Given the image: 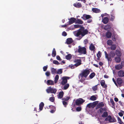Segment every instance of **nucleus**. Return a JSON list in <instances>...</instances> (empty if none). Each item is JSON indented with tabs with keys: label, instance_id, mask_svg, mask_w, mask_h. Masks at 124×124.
<instances>
[{
	"label": "nucleus",
	"instance_id": "13",
	"mask_svg": "<svg viewBox=\"0 0 124 124\" xmlns=\"http://www.w3.org/2000/svg\"><path fill=\"white\" fill-rule=\"evenodd\" d=\"M117 83L118 85L120 86L122 85V84L123 83V81L122 78H118L116 80Z\"/></svg>",
	"mask_w": 124,
	"mask_h": 124
},
{
	"label": "nucleus",
	"instance_id": "41",
	"mask_svg": "<svg viewBox=\"0 0 124 124\" xmlns=\"http://www.w3.org/2000/svg\"><path fill=\"white\" fill-rule=\"evenodd\" d=\"M110 102L112 104V107L113 108H114L115 107V104L113 100L112 99H110Z\"/></svg>",
	"mask_w": 124,
	"mask_h": 124
},
{
	"label": "nucleus",
	"instance_id": "39",
	"mask_svg": "<svg viewBox=\"0 0 124 124\" xmlns=\"http://www.w3.org/2000/svg\"><path fill=\"white\" fill-rule=\"evenodd\" d=\"M56 52L55 50V49L54 48L52 53V55L53 57H55L56 55Z\"/></svg>",
	"mask_w": 124,
	"mask_h": 124
},
{
	"label": "nucleus",
	"instance_id": "36",
	"mask_svg": "<svg viewBox=\"0 0 124 124\" xmlns=\"http://www.w3.org/2000/svg\"><path fill=\"white\" fill-rule=\"evenodd\" d=\"M107 44L109 46H111L113 43L112 41L110 39L108 40L107 42Z\"/></svg>",
	"mask_w": 124,
	"mask_h": 124
},
{
	"label": "nucleus",
	"instance_id": "56",
	"mask_svg": "<svg viewBox=\"0 0 124 124\" xmlns=\"http://www.w3.org/2000/svg\"><path fill=\"white\" fill-rule=\"evenodd\" d=\"M88 40L87 39H85L84 40V42L85 44L86 45L88 43Z\"/></svg>",
	"mask_w": 124,
	"mask_h": 124
},
{
	"label": "nucleus",
	"instance_id": "35",
	"mask_svg": "<svg viewBox=\"0 0 124 124\" xmlns=\"http://www.w3.org/2000/svg\"><path fill=\"white\" fill-rule=\"evenodd\" d=\"M76 23H77L82 24L83 23V22L82 20L80 19H78L76 21Z\"/></svg>",
	"mask_w": 124,
	"mask_h": 124
},
{
	"label": "nucleus",
	"instance_id": "33",
	"mask_svg": "<svg viewBox=\"0 0 124 124\" xmlns=\"http://www.w3.org/2000/svg\"><path fill=\"white\" fill-rule=\"evenodd\" d=\"M103 26L104 27V29L106 30L109 29L111 28L110 25L108 24H107L104 26Z\"/></svg>",
	"mask_w": 124,
	"mask_h": 124
},
{
	"label": "nucleus",
	"instance_id": "50",
	"mask_svg": "<svg viewBox=\"0 0 124 124\" xmlns=\"http://www.w3.org/2000/svg\"><path fill=\"white\" fill-rule=\"evenodd\" d=\"M97 58H100L101 57V53L100 51H99L98 53L97 54Z\"/></svg>",
	"mask_w": 124,
	"mask_h": 124
},
{
	"label": "nucleus",
	"instance_id": "44",
	"mask_svg": "<svg viewBox=\"0 0 124 124\" xmlns=\"http://www.w3.org/2000/svg\"><path fill=\"white\" fill-rule=\"evenodd\" d=\"M117 119L118 122V123L120 124H124V123L122 121L121 119L119 117H117Z\"/></svg>",
	"mask_w": 124,
	"mask_h": 124
},
{
	"label": "nucleus",
	"instance_id": "24",
	"mask_svg": "<svg viewBox=\"0 0 124 124\" xmlns=\"http://www.w3.org/2000/svg\"><path fill=\"white\" fill-rule=\"evenodd\" d=\"M108 112L106 111H104L103 113V114L101 116L103 118L107 117L108 116Z\"/></svg>",
	"mask_w": 124,
	"mask_h": 124
},
{
	"label": "nucleus",
	"instance_id": "40",
	"mask_svg": "<svg viewBox=\"0 0 124 124\" xmlns=\"http://www.w3.org/2000/svg\"><path fill=\"white\" fill-rule=\"evenodd\" d=\"M59 78V76L58 75H56L55 78V79L54 80V83H57Z\"/></svg>",
	"mask_w": 124,
	"mask_h": 124
},
{
	"label": "nucleus",
	"instance_id": "9",
	"mask_svg": "<svg viewBox=\"0 0 124 124\" xmlns=\"http://www.w3.org/2000/svg\"><path fill=\"white\" fill-rule=\"evenodd\" d=\"M70 77H64L62 78V81L61 82V84L63 85L66 84L67 82V79H69Z\"/></svg>",
	"mask_w": 124,
	"mask_h": 124
},
{
	"label": "nucleus",
	"instance_id": "38",
	"mask_svg": "<svg viewBox=\"0 0 124 124\" xmlns=\"http://www.w3.org/2000/svg\"><path fill=\"white\" fill-rule=\"evenodd\" d=\"M96 97L94 95H92L91 97L90 100L91 101H94L96 100Z\"/></svg>",
	"mask_w": 124,
	"mask_h": 124
},
{
	"label": "nucleus",
	"instance_id": "55",
	"mask_svg": "<svg viewBox=\"0 0 124 124\" xmlns=\"http://www.w3.org/2000/svg\"><path fill=\"white\" fill-rule=\"evenodd\" d=\"M69 66L71 69H73L75 68V65H73L72 64L70 65Z\"/></svg>",
	"mask_w": 124,
	"mask_h": 124
},
{
	"label": "nucleus",
	"instance_id": "10",
	"mask_svg": "<svg viewBox=\"0 0 124 124\" xmlns=\"http://www.w3.org/2000/svg\"><path fill=\"white\" fill-rule=\"evenodd\" d=\"M73 62L74 63H76L74 64L76 67L78 66L81 64V60L80 59H75L73 61Z\"/></svg>",
	"mask_w": 124,
	"mask_h": 124
},
{
	"label": "nucleus",
	"instance_id": "31",
	"mask_svg": "<svg viewBox=\"0 0 124 124\" xmlns=\"http://www.w3.org/2000/svg\"><path fill=\"white\" fill-rule=\"evenodd\" d=\"M44 106V103L41 102L39 105V109L40 110H42Z\"/></svg>",
	"mask_w": 124,
	"mask_h": 124
},
{
	"label": "nucleus",
	"instance_id": "45",
	"mask_svg": "<svg viewBox=\"0 0 124 124\" xmlns=\"http://www.w3.org/2000/svg\"><path fill=\"white\" fill-rule=\"evenodd\" d=\"M95 74L94 72H93L91 74L89 77L91 79L92 78L95 76Z\"/></svg>",
	"mask_w": 124,
	"mask_h": 124
},
{
	"label": "nucleus",
	"instance_id": "37",
	"mask_svg": "<svg viewBox=\"0 0 124 124\" xmlns=\"http://www.w3.org/2000/svg\"><path fill=\"white\" fill-rule=\"evenodd\" d=\"M71 55L70 54H69L66 56L65 58L68 60H69L71 59Z\"/></svg>",
	"mask_w": 124,
	"mask_h": 124
},
{
	"label": "nucleus",
	"instance_id": "52",
	"mask_svg": "<svg viewBox=\"0 0 124 124\" xmlns=\"http://www.w3.org/2000/svg\"><path fill=\"white\" fill-rule=\"evenodd\" d=\"M45 74L47 77H49L50 75V72L49 71H47L45 73Z\"/></svg>",
	"mask_w": 124,
	"mask_h": 124
},
{
	"label": "nucleus",
	"instance_id": "59",
	"mask_svg": "<svg viewBox=\"0 0 124 124\" xmlns=\"http://www.w3.org/2000/svg\"><path fill=\"white\" fill-rule=\"evenodd\" d=\"M112 80H113V81L115 83V85L116 86H117V83H116V81L115 80V79H114V78H112Z\"/></svg>",
	"mask_w": 124,
	"mask_h": 124
},
{
	"label": "nucleus",
	"instance_id": "17",
	"mask_svg": "<svg viewBox=\"0 0 124 124\" xmlns=\"http://www.w3.org/2000/svg\"><path fill=\"white\" fill-rule=\"evenodd\" d=\"M109 21L108 18L107 17H105L102 18V22L104 24H107Z\"/></svg>",
	"mask_w": 124,
	"mask_h": 124
},
{
	"label": "nucleus",
	"instance_id": "6",
	"mask_svg": "<svg viewBox=\"0 0 124 124\" xmlns=\"http://www.w3.org/2000/svg\"><path fill=\"white\" fill-rule=\"evenodd\" d=\"M85 101V100L81 98L77 99L75 101V104L78 106H79L82 104Z\"/></svg>",
	"mask_w": 124,
	"mask_h": 124
},
{
	"label": "nucleus",
	"instance_id": "12",
	"mask_svg": "<svg viewBox=\"0 0 124 124\" xmlns=\"http://www.w3.org/2000/svg\"><path fill=\"white\" fill-rule=\"evenodd\" d=\"M101 85L102 87L107 89V85L105 84V81L104 80H101L100 82Z\"/></svg>",
	"mask_w": 124,
	"mask_h": 124
},
{
	"label": "nucleus",
	"instance_id": "54",
	"mask_svg": "<svg viewBox=\"0 0 124 124\" xmlns=\"http://www.w3.org/2000/svg\"><path fill=\"white\" fill-rule=\"evenodd\" d=\"M76 110L77 111H80L81 110V108L80 107H77L76 108Z\"/></svg>",
	"mask_w": 124,
	"mask_h": 124
},
{
	"label": "nucleus",
	"instance_id": "23",
	"mask_svg": "<svg viewBox=\"0 0 124 124\" xmlns=\"http://www.w3.org/2000/svg\"><path fill=\"white\" fill-rule=\"evenodd\" d=\"M105 106V104L103 102H102L99 103L97 105V107L98 108H100L104 107Z\"/></svg>",
	"mask_w": 124,
	"mask_h": 124
},
{
	"label": "nucleus",
	"instance_id": "5",
	"mask_svg": "<svg viewBox=\"0 0 124 124\" xmlns=\"http://www.w3.org/2000/svg\"><path fill=\"white\" fill-rule=\"evenodd\" d=\"M106 121H108L110 123L116 122V120L114 116L112 117L110 115H109L105 119Z\"/></svg>",
	"mask_w": 124,
	"mask_h": 124
},
{
	"label": "nucleus",
	"instance_id": "47",
	"mask_svg": "<svg viewBox=\"0 0 124 124\" xmlns=\"http://www.w3.org/2000/svg\"><path fill=\"white\" fill-rule=\"evenodd\" d=\"M115 18V17L114 15L113 14H111V17L110 20L111 21H113L114 20Z\"/></svg>",
	"mask_w": 124,
	"mask_h": 124
},
{
	"label": "nucleus",
	"instance_id": "48",
	"mask_svg": "<svg viewBox=\"0 0 124 124\" xmlns=\"http://www.w3.org/2000/svg\"><path fill=\"white\" fill-rule=\"evenodd\" d=\"M98 87L97 85H95V86H93L92 87V89L93 91H95L97 90Z\"/></svg>",
	"mask_w": 124,
	"mask_h": 124
},
{
	"label": "nucleus",
	"instance_id": "8",
	"mask_svg": "<svg viewBox=\"0 0 124 124\" xmlns=\"http://www.w3.org/2000/svg\"><path fill=\"white\" fill-rule=\"evenodd\" d=\"M97 101H94L93 103H90L87 104L86 106L87 108H94L97 104Z\"/></svg>",
	"mask_w": 124,
	"mask_h": 124
},
{
	"label": "nucleus",
	"instance_id": "20",
	"mask_svg": "<svg viewBox=\"0 0 124 124\" xmlns=\"http://www.w3.org/2000/svg\"><path fill=\"white\" fill-rule=\"evenodd\" d=\"M73 6L77 8H79L82 7L81 4L78 2H76L74 3L73 4Z\"/></svg>",
	"mask_w": 124,
	"mask_h": 124
},
{
	"label": "nucleus",
	"instance_id": "4",
	"mask_svg": "<svg viewBox=\"0 0 124 124\" xmlns=\"http://www.w3.org/2000/svg\"><path fill=\"white\" fill-rule=\"evenodd\" d=\"M78 52L81 54H86V49L84 47H81L80 46H78Z\"/></svg>",
	"mask_w": 124,
	"mask_h": 124
},
{
	"label": "nucleus",
	"instance_id": "29",
	"mask_svg": "<svg viewBox=\"0 0 124 124\" xmlns=\"http://www.w3.org/2000/svg\"><path fill=\"white\" fill-rule=\"evenodd\" d=\"M122 68V65L120 64L117 65L115 66V68L116 70H120Z\"/></svg>",
	"mask_w": 124,
	"mask_h": 124
},
{
	"label": "nucleus",
	"instance_id": "60",
	"mask_svg": "<svg viewBox=\"0 0 124 124\" xmlns=\"http://www.w3.org/2000/svg\"><path fill=\"white\" fill-rule=\"evenodd\" d=\"M56 59L58 60H61V58L59 55H57L56 57Z\"/></svg>",
	"mask_w": 124,
	"mask_h": 124
},
{
	"label": "nucleus",
	"instance_id": "30",
	"mask_svg": "<svg viewBox=\"0 0 124 124\" xmlns=\"http://www.w3.org/2000/svg\"><path fill=\"white\" fill-rule=\"evenodd\" d=\"M51 73L53 74H55L56 73V69L53 68H52L51 69Z\"/></svg>",
	"mask_w": 124,
	"mask_h": 124
},
{
	"label": "nucleus",
	"instance_id": "53",
	"mask_svg": "<svg viewBox=\"0 0 124 124\" xmlns=\"http://www.w3.org/2000/svg\"><path fill=\"white\" fill-rule=\"evenodd\" d=\"M62 103L65 107H66L68 104L67 102L64 101H62Z\"/></svg>",
	"mask_w": 124,
	"mask_h": 124
},
{
	"label": "nucleus",
	"instance_id": "64",
	"mask_svg": "<svg viewBox=\"0 0 124 124\" xmlns=\"http://www.w3.org/2000/svg\"><path fill=\"white\" fill-rule=\"evenodd\" d=\"M114 101L116 102H117L118 101V99L116 97L114 99Z\"/></svg>",
	"mask_w": 124,
	"mask_h": 124
},
{
	"label": "nucleus",
	"instance_id": "16",
	"mask_svg": "<svg viewBox=\"0 0 124 124\" xmlns=\"http://www.w3.org/2000/svg\"><path fill=\"white\" fill-rule=\"evenodd\" d=\"M89 49L92 51H93L94 52L95 50V47L94 46L93 43H91L90 45L89 46Z\"/></svg>",
	"mask_w": 124,
	"mask_h": 124
},
{
	"label": "nucleus",
	"instance_id": "49",
	"mask_svg": "<svg viewBox=\"0 0 124 124\" xmlns=\"http://www.w3.org/2000/svg\"><path fill=\"white\" fill-rule=\"evenodd\" d=\"M70 97H66L62 98V100L64 101H68Z\"/></svg>",
	"mask_w": 124,
	"mask_h": 124
},
{
	"label": "nucleus",
	"instance_id": "14",
	"mask_svg": "<svg viewBox=\"0 0 124 124\" xmlns=\"http://www.w3.org/2000/svg\"><path fill=\"white\" fill-rule=\"evenodd\" d=\"M69 24L70 25L75 22L76 21V19L74 17H72L69 19Z\"/></svg>",
	"mask_w": 124,
	"mask_h": 124
},
{
	"label": "nucleus",
	"instance_id": "15",
	"mask_svg": "<svg viewBox=\"0 0 124 124\" xmlns=\"http://www.w3.org/2000/svg\"><path fill=\"white\" fill-rule=\"evenodd\" d=\"M118 75L119 77H123L124 76V71L122 70L119 71L118 72Z\"/></svg>",
	"mask_w": 124,
	"mask_h": 124
},
{
	"label": "nucleus",
	"instance_id": "1",
	"mask_svg": "<svg viewBox=\"0 0 124 124\" xmlns=\"http://www.w3.org/2000/svg\"><path fill=\"white\" fill-rule=\"evenodd\" d=\"M74 27L75 28H80L77 31H76L74 33V34L76 36L78 37L81 35L83 37L88 33V31L86 29L85 30L84 27L82 26L81 25L75 24L74 25Z\"/></svg>",
	"mask_w": 124,
	"mask_h": 124
},
{
	"label": "nucleus",
	"instance_id": "22",
	"mask_svg": "<svg viewBox=\"0 0 124 124\" xmlns=\"http://www.w3.org/2000/svg\"><path fill=\"white\" fill-rule=\"evenodd\" d=\"M112 35V34L110 31H108L106 33V37L108 38H111Z\"/></svg>",
	"mask_w": 124,
	"mask_h": 124
},
{
	"label": "nucleus",
	"instance_id": "18",
	"mask_svg": "<svg viewBox=\"0 0 124 124\" xmlns=\"http://www.w3.org/2000/svg\"><path fill=\"white\" fill-rule=\"evenodd\" d=\"M49 107L51 109V110L50 111V112L51 113H53L56 110L55 107L52 105H50Z\"/></svg>",
	"mask_w": 124,
	"mask_h": 124
},
{
	"label": "nucleus",
	"instance_id": "42",
	"mask_svg": "<svg viewBox=\"0 0 124 124\" xmlns=\"http://www.w3.org/2000/svg\"><path fill=\"white\" fill-rule=\"evenodd\" d=\"M69 86V85L68 84H65L63 88V89L66 90Z\"/></svg>",
	"mask_w": 124,
	"mask_h": 124
},
{
	"label": "nucleus",
	"instance_id": "34",
	"mask_svg": "<svg viewBox=\"0 0 124 124\" xmlns=\"http://www.w3.org/2000/svg\"><path fill=\"white\" fill-rule=\"evenodd\" d=\"M116 46L115 45L113 44L111 45L110 48L112 50H114L116 49Z\"/></svg>",
	"mask_w": 124,
	"mask_h": 124
},
{
	"label": "nucleus",
	"instance_id": "21",
	"mask_svg": "<svg viewBox=\"0 0 124 124\" xmlns=\"http://www.w3.org/2000/svg\"><path fill=\"white\" fill-rule=\"evenodd\" d=\"M92 11L94 13H97L101 12L100 10L96 8H93L92 9Z\"/></svg>",
	"mask_w": 124,
	"mask_h": 124
},
{
	"label": "nucleus",
	"instance_id": "58",
	"mask_svg": "<svg viewBox=\"0 0 124 124\" xmlns=\"http://www.w3.org/2000/svg\"><path fill=\"white\" fill-rule=\"evenodd\" d=\"M67 33L65 31H64L62 33V35L64 36H67Z\"/></svg>",
	"mask_w": 124,
	"mask_h": 124
},
{
	"label": "nucleus",
	"instance_id": "46",
	"mask_svg": "<svg viewBox=\"0 0 124 124\" xmlns=\"http://www.w3.org/2000/svg\"><path fill=\"white\" fill-rule=\"evenodd\" d=\"M49 100L51 102H54L55 100L54 97V96L51 97L49 98Z\"/></svg>",
	"mask_w": 124,
	"mask_h": 124
},
{
	"label": "nucleus",
	"instance_id": "62",
	"mask_svg": "<svg viewBox=\"0 0 124 124\" xmlns=\"http://www.w3.org/2000/svg\"><path fill=\"white\" fill-rule=\"evenodd\" d=\"M112 40L113 41H116V38L115 36L113 37L112 38Z\"/></svg>",
	"mask_w": 124,
	"mask_h": 124
},
{
	"label": "nucleus",
	"instance_id": "51",
	"mask_svg": "<svg viewBox=\"0 0 124 124\" xmlns=\"http://www.w3.org/2000/svg\"><path fill=\"white\" fill-rule=\"evenodd\" d=\"M53 63L54 64L58 65L60 64V63L57 61L54 60L53 61Z\"/></svg>",
	"mask_w": 124,
	"mask_h": 124
},
{
	"label": "nucleus",
	"instance_id": "27",
	"mask_svg": "<svg viewBox=\"0 0 124 124\" xmlns=\"http://www.w3.org/2000/svg\"><path fill=\"white\" fill-rule=\"evenodd\" d=\"M47 84L48 85H54V81L51 80H48L47 81Z\"/></svg>",
	"mask_w": 124,
	"mask_h": 124
},
{
	"label": "nucleus",
	"instance_id": "19",
	"mask_svg": "<svg viewBox=\"0 0 124 124\" xmlns=\"http://www.w3.org/2000/svg\"><path fill=\"white\" fill-rule=\"evenodd\" d=\"M107 108L106 106H105V107L104 108L101 107L100 108L99 110L100 113H102L103 111H107Z\"/></svg>",
	"mask_w": 124,
	"mask_h": 124
},
{
	"label": "nucleus",
	"instance_id": "43",
	"mask_svg": "<svg viewBox=\"0 0 124 124\" xmlns=\"http://www.w3.org/2000/svg\"><path fill=\"white\" fill-rule=\"evenodd\" d=\"M62 69H60L58 70L56 72V74H61L62 72Z\"/></svg>",
	"mask_w": 124,
	"mask_h": 124
},
{
	"label": "nucleus",
	"instance_id": "25",
	"mask_svg": "<svg viewBox=\"0 0 124 124\" xmlns=\"http://www.w3.org/2000/svg\"><path fill=\"white\" fill-rule=\"evenodd\" d=\"M64 93L62 91V92H60L58 95V98L59 99H61L63 97Z\"/></svg>",
	"mask_w": 124,
	"mask_h": 124
},
{
	"label": "nucleus",
	"instance_id": "57",
	"mask_svg": "<svg viewBox=\"0 0 124 124\" xmlns=\"http://www.w3.org/2000/svg\"><path fill=\"white\" fill-rule=\"evenodd\" d=\"M47 67H48L47 66V65L46 66H44L43 67V71H46L47 69Z\"/></svg>",
	"mask_w": 124,
	"mask_h": 124
},
{
	"label": "nucleus",
	"instance_id": "61",
	"mask_svg": "<svg viewBox=\"0 0 124 124\" xmlns=\"http://www.w3.org/2000/svg\"><path fill=\"white\" fill-rule=\"evenodd\" d=\"M118 115L120 116H123V114L122 112H119L118 113Z\"/></svg>",
	"mask_w": 124,
	"mask_h": 124
},
{
	"label": "nucleus",
	"instance_id": "2",
	"mask_svg": "<svg viewBox=\"0 0 124 124\" xmlns=\"http://www.w3.org/2000/svg\"><path fill=\"white\" fill-rule=\"evenodd\" d=\"M105 58L108 59V61L111 62L112 59L111 57H114L115 55V53L113 51H111L110 53L108 54L106 51L104 52Z\"/></svg>",
	"mask_w": 124,
	"mask_h": 124
},
{
	"label": "nucleus",
	"instance_id": "32",
	"mask_svg": "<svg viewBox=\"0 0 124 124\" xmlns=\"http://www.w3.org/2000/svg\"><path fill=\"white\" fill-rule=\"evenodd\" d=\"M116 55L118 57H120L121 55V54L120 51L119 50H116Z\"/></svg>",
	"mask_w": 124,
	"mask_h": 124
},
{
	"label": "nucleus",
	"instance_id": "26",
	"mask_svg": "<svg viewBox=\"0 0 124 124\" xmlns=\"http://www.w3.org/2000/svg\"><path fill=\"white\" fill-rule=\"evenodd\" d=\"M73 41V40L71 38H69L67 39L66 43L67 44H70Z\"/></svg>",
	"mask_w": 124,
	"mask_h": 124
},
{
	"label": "nucleus",
	"instance_id": "3",
	"mask_svg": "<svg viewBox=\"0 0 124 124\" xmlns=\"http://www.w3.org/2000/svg\"><path fill=\"white\" fill-rule=\"evenodd\" d=\"M90 71L89 70L87 69H85L83 70L82 72L80 73L79 76V78L80 77L83 78L84 77L86 78L88 74H89Z\"/></svg>",
	"mask_w": 124,
	"mask_h": 124
},
{
	"label": "nucleus",
	"instance_id": "7",
	"mask_svg": "<svg viewBox=\"0 0 124 124\" xmlns=\"http://www.w3.org/2000/svg\"><path fill=\"white\" fill-rule=\"evenodd\" d=\"M57 90L55 88L50 87L46 90V92L48 93H50L55 94Z\"/></svg>",
	"mask_w": 124,
	"mask_h": 124
},
{
	"label": "nucleus",
	"instance_id": "63",
	"mask_svg": "<svg viewBox=\"0 0 124 124\" xmlns=\"http://www.w3.org/2000/svg\"><path fill=\"white\" fill-rule=\"evenodd\" d=\"M121 64L122 67H124V61H122L121 62Z\"/></svg>",
	"mask_w": 124,
	"mask_h": 124
},
{
	"label": "nucleus",
	"instance_id": "28",
	"mask_svg": "<svg viewBox=\"0 0 124 124\" xmlns=\"http://www.w3.org/2000/svg\"><path fill=\"white\" fill-rule=\"evenodd\" d=\"M115 62L117 63L120 62L121 61V59L120 57H116L115 58Z\"/></svg>",
	"mask_w": 124,
	"mask_h": 124
},
{
	"label": "nucleus",
	"instance_id": "11",
	"mask_svg": "<svg viewBox=\"0 0 124 124\" xmlns=\"http://www.w3.org/2000/svg\"><path fill=\"white\" fill-rule=\"evenodd\" d=\"M92 18V17L90 15L85 14L83 15L81 17L82 18L85 20L88 19Z\"/></svg>",
	"mask_w": 124,
	"mask_h": 124
}]
</instances>
